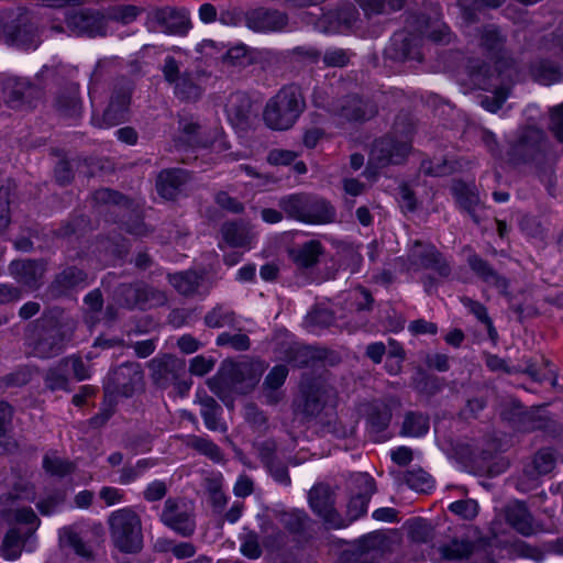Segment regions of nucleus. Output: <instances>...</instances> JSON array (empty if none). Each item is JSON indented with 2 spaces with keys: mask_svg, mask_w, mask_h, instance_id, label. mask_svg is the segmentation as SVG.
Returning a JSON list of instances; mask_svg holds the SVG:
<instances>
[{
  "mask_svg": "<svg viewBox=\"0 0 563 563\" xmlns=\"http://www.w3.org/2000/svg\"><path fill=\"white\" fill-rule=\"evenodd\" d=\"M76 328V320L63 309L46 310L35 321L29 338L32 353L41 358L57 356L71 341Z\"/></svg>",
  "mask_w": 563,
  "mask_h": 563,
  "instance_id": "nucleus-1",
  "label": "nucleus"
},
{
  "mask_svg": "<svg viewBox=\"0 0 563 563\" xmlns=\"http://www.w3.org/2000/svg\"><path fill=\"white\" fill-rule=\"evenodd\" d=\"M305 108L301 89L296 85H287L267 101L263 120L269 129L285 131L296 123Z\"/></svg>",
  "mask_w": 563,
  "mask_h": 563,
  "instance_id": "nucleus-2",
  "label": "nucleus"
},
{
  "mask_svg": "<svg viewBox=\"0 0 563 563\" xmlns=\"http://www.w3.org/2000/svg\"><path fill=\"white\" fill-rule=\"evenodd\" d=\"M477 45L482 53L494 62L490 74L509 79L516 75L515 59L507 47V34L496 24H485L477 29Z\"/></svg>",
  "mask_w": 563,
  "mask_h": 563,
  "instance_id": "nucleus-3",
  "label": "nucleus"
},
{
  "mask_svg": "<svg viewBox=\"0 0 563 563\" xmlns=\"http://www.w3.org/2000/svg\"><path fill=\"white\" fill-rule=\"evenodd\" d=\"M108 526L114 547L123 553H137L143 548L142 521L129 507L110 514Z\"/></svg>",
  "mask_w": 563,
  "mask_h": 563,
  "instance_id": "nucleus-4",
  "label": "nucleus"
},
{
  "mask_svg": "<svg viewBox=\"0 0 563 563\" xmlns=\"http://www.w3.org/2000/svg\"><path fill=\"white\" fill-rule=\"evenodd\" d=\"M0 40L20 49H35L41 44V34L34 19L24 10L16 14L0 15Z\"/></svg>",
  "mask_w": 563,
  "mask_h": 563,
  "instance_id": "nucleus-5",
  "label": "nucleus"
},
{
  "mask_svg": "<svg viewBox=\"0 0 563 563\" xmlns=\"http://www.w3.org/2000/svg\"><path fill=\"white\" fill-rule=\"evenodd\" d=\"M261 371L252 363L224 362L217 378L209 380L211 390L222 397V389L247 394L260 380Z\"/></svg>",
  "mask_w": 563,
  "mask_h": 563,
  "instance_id": "nucleus-6",
  "label": "nucleus"
},
{
  "mask_svg": "<svg viewBox=\"0 0 563 563\" xmlns=\"http://www.w3.org/2000/svg\"><path fill=\"white\" fill-rule=\"evenodd\" d=\"M467 69L475 86L479 89L492 90L494 92V96H485L482 98V107L489 112H497L508 98L515 75H510L509 79L506 80L501 76L490 74V66L481 64L479 62H471Z\"/></svg>",
  "mask_w": 563,
  "mask_h": 563,
  "instance_id": "nucleus-7",
  "label": "nucleus"
},
{
  "mask_svg": "<svg viewBox=\"0 0 563 563\" xmlns=\"http://www.w3.org/2000/svg\"><path fill=\"white\" fill-rule=\"evenodd\" d=\"M150 375L159 388L174 386L180 395L186 394L191 383L186 377V363L170 354L155 357L148 362Z\"/></svg>",
  "mask_w": 563,
  "mask_h": 563,
  "instance_id": "nucleus-8",
  "label": "nucleus"
},
{
  "mask_svg": "<svg viewBox=\"0 0 563 563\" xmlns=\"http://www.w3.org/2000/svg\"><path fill=\"white\" fill-rule=\"evenodd\" d=\"M410 133L411 128L409 125L400 130L397 121L393 134L375 141L371 152V161L379 167L402 163L411 148Z\"/></svg>",
  "mask_w": 563,
  "mask_h": 563,
  "instance_id": "nucleus-9",
  "label": "nucleus"
},
{
  "mask_svg": "<svg viewBox=\"0 0 563 563\" xmlns=\"http://www.w3.org/2000/svg\"><path fill=\"white\" fill-rule=\"evenodd\" d=\"M331 387L320 378H305L294 400V412L305 420L316 419L324 409Z\"/></svg>",
  "mask_w": 563,
  "mask_h": 563,
  "instance_id": "nucleus-10",
  "label": "nucleus"
},
{
  "mask_svg": "<svg viewBox=\"0 0 563 563\" xmlns=\"http://www.w3.org/2000/svg\"><path fill=\"white\" fill-rule=\"evenodd\" d=\"M548 150L544 132L534 126H527L518 132L510 143L508 156L511 163L521 164L541 159Z\"/></svg>",
  "mask_w": 563,
  "mask_h": 563,
  "instance_id": "nucleus-11",
  "label": "nucleus"
},
{
  "mask_svg": "<svg viewBox=\"0 0 563 563\" xmlns=\"http://www.w3.org/2000/svg\"><path fill=\"white\" fill-rule=\"evenodd\" d=\"M162 71L165 80L173 85L174 93L184 101H197L202 92L200 75L198 73L180 70L179 63L173 57L167 56L164 60Z\"/></svg>",
  "mask_w": 563,
  "mask_h": 563,
  "instance_id": "nucleus-12",
  "label": "nucleus"
},
{
  "mask_svg": "<svg viewBox=\"0 0 563 563\" xmlns=\"http://www.w3.org/2000/svg\"><path fill=\"white\" fill-rule=\"evenodd\" d=\"M159 519L163 525L181 537L187 538L195 533L194 507L181 498L166 499Z\"/></svg>",
  "mask_w": 563,
  "mask_h": 563,
  "instance_id": "nucleus-13",
  "label": "nucleus"
},
{
  "mask_svg": "<svg viewBox=\"0 0 563 563\" xmlns=\"http://www.w3.org/2000/svg\"><path fill=\"white\" fill-rule=\"evenodd\" d=\"M308 501L313 514L322 519L328 529L344 528L343 517L335 509L334 490L328 484H316L308 493Z\"/></svg>",
  "mask_w": 563,
  "mask_h": 563,
  "instance_id": "nucleus-14",
  "label": "nucleus"
},
{
  "mask_svg": "<svg viewBox=\"0 0 563 563\" xmlns=\"http://www.w3.org/2000/svg\"><path fill=\"white\" fill-rule=\"evenodd\" d=\"M143 371L141 364L126 362L113 369L104 385V391L111 395L131 397L143 388Z\"/></svg>",
  "mask_w": 563,
  "mask_h": 563,
  "instance_id": "nucleus-15",
  "label": "nucleus"
},
{
  "mask_svg": "<svg viewBox=\"0 0 563 563\" xmlns=\"http://www.w3.org/2000/svg\"><path fill=\"white\" fill-rule=\"evenodd\" d=\"M423 30L418 32L417 25L410 27L407 21L406 29L393 35L390 45L386 48V55L394 60H421L420 46L423 42Z\"/></svg>",
  "mask_w": 563,
  "mask_h": 563,
  "instance_id": "nucleus-16",
  "label": "nucleus"
},
{
  "mask_svg": "<svg viewBox=\"0 0 563 563\" xmlns=\"http://www.w3.org/2000/svg\"><path fill=\"white\" fill-rule=\"evenodd\" d=\"M408 262L416 269H432L441 277L451 274V265L431 243L416 240L408 251Z\"/></svg>",
  "mask_w": 563,
  "mask_h": 563,
  "instance_id": "nucleus-17",
  "label": "nucleus"
},
{
  "mask_svg": "<svg viewBox=\"0 0 563 563\" xmlns=\"http://www.w3.org/2000/svg\"><path fill=\"white\" fill-rule=\"evenodd\" d=\"M3 101L11 109H24L34 106L41 98V89L26 78L8 77L2 84Z\"/></svg>",
  "mask_w": 563,
  "mask_h": 563,
  "instance_id": "nucleus-18",
  "label": "nucleus"
},
{
  "mask_svg": "<svg viewBox=\"0 0 563 563\" xmlns=\"http://www.w3.org/2000/svg\"><path fill=\"white\" fill-rule=\"evenodd\" d=\"M289 22L288 14L273 8L257 7L244 14L247 29L256 33H274L284 31Z\"/></svg>",
  "mask_w": 563,
  "mask_h": 563,
  "instance_id": "nucleus-19",
  "label": "nucleus"
},
{
  "mask_svg": "<svg viewBox=\"0 0 563 563\" xmlns=\"http://www.w3.org/2000/svg\"><path fill=\"white\" fill-rule=\"evenodd\" d=\"M10 275L27 291L37 290L43 285L46 262L43 260H15L9 265Z\"/></svg>",
  "mask_w": 563,
  "mask_h": 563,
  "instance_id": "nucleus-20",
  "label": "nucleus"
},
{
  "mask_svg": "<svg viewBox=\"0 0 563 563\" xmlns=\"http://www.w3.org/2000/svg\"><path fill=\"white\" fill-rule=\"evenodd\" d=\"M385 539L379 533H369L361 538L355 547L343 553L341 563H380L384 555Z\"/></svg>",
  "mask_w": 563,
  "mask_h": 563,
  "instance_id": "nucleus-21",
  "label": "nucleus"
},
{
  "mask_svg": "<svg viewBox=\"0 0 563 563\" xmlns=\"http://www.w3.org/2000/svg\"><path fill=\"white\" fill-rule=\"evenodd\" d=\"M333 112L347 121H365L377 113V107L369 99L351 95L340 100L333 108Z\"/></svg>",
  "mask_w": 563,
  "mask_h": 563,
  "instance_id": "nucleus-22",
  "label": "nucleus"
},
{
  "mask_svg": "<svg viewBox=\"0 0 563 563\" xmlns=\"http://www.w3.org/2000/svg\"><path fill=\"white\" fill-rule=\"evenodd\" d=\"M65 21L67 27L74 33L89 36L99 34L104 26L103 14L92 9L68 12Z\"/></svg>",
  "mask_w": 563,
  "mask_h": 563,
  "instance_id": "nucleus-23",
  "label": "nucleus"
},
{
  "mask_svg": "<svg viewBox=\"0 0 563 563\" xmlns=\"http://www.w3.org/2000/svg\"><path fill=\"white\" fill-rule=\"evenodd\" d=\"M130 100V88L114 89L101 120L96 124L100 128H111L124 122L128 119Z\"/></svg>",
  "mask_w": 563,
  "mask_h": 563,
  "instance_id": "nucleus-24",
  "label": "nucleus"
},
{
  "mask_svg": "<svg viewBox=\"0 0 563 563\" xmlns=\"http://www.w3.org/2000/svg\"><path fill=\"white\" fill-rule=\"evenodd\" d=\"M153 20L162 32L172 35H186L191 26L190 19L185 11L168 7L155 10Z\"/></svg>",
  "mask_w": 563,
  "mask_h": 563,
  "instance_id": "nucleus-25",
  "label": "nucleus"
},
{
  "mask_svg": "<svg viewBox=\"0 0 563 563\" xmlns=\"http://www.w3.org/2000/svg\"><path fill=\"white\" fill-rule=\"evenodd\" d=\"M86 280L87 274L82 269L76 266H67L55 275L47 287V295L52 298L66 296L75 288L85 285Z\"/></svg>",
  "mask_w": 563,
  "mask_h": 563,
  "instance_id": "nucleus-26",
  "label": "nucleus"
},
{
  "mask_svg": "<svg viewBox=\"0 0 563 563\" xmlns=\"http://www.w3.org/2000/svg\"><path fill=\"white\" fill-rule=\"evenodd\" d=\"M472 272L485 284L496 288L503 296L508 295L509 280L500 275L486 260L477 254L468 256Z\"/></svg>",
  "mask_w": 563,
  "mask_h": 563,
  "instance_id": "nucleus-27",
  "label": "nucleus"
},
{
  "mask_svg": "<svg viewBox=\"0 0 563 563\" xmlns=\"http://www.w3.org/2000/svg\"><path fill=\"white\" fill-rule=\"evenodd\" d=\"M368 431L376 442L385 441L388 437L384 433L391 420V409L383 401H373L366 411Z\"/></svg>",
  "mask_w": 563,
  "mask_h": 563,
  "instance_id": "nucleus-28",
  "label": "nucleus"
},
{
  "mask_svg": "<svg viewBox=\"0 0 563 563\" xmlns=\"http://www.w3.org/2000/svg\"><path fill=\"white\" fill-rule=\"evenodd\" d=\"M505 519L511 528L525 537L532 536L537 531L533 517L522 501H514L506 506Z\"/></svg>",
  "mask_w": 563,
  "mask_h": 563,
  "instance_id": "nucleus-29",
  "label": "nucleus"
},
{
  "mask_svg": "<svg viewBox=\"0 0 563 563\" xmlns=\"http://www.w3.org/2000/svg\"><path fill=\"white\" fill-rule=\"evenodd\" d=\"M556 465V455L550 448L540 449L523 467V477L533 485L541 476L551 473Z\"/></svg>",
  "mask_w": 563,
  "mask_h": 563,
  "instance_id": "nucleus-30",
  "label": "nucleus"
},
{
  "mask_svg": "<svg viewBox=\"0 0 563 563\" xmlns=\"http://www.w3.org/2000/svg\"><path fill=\"white\" fill-rule=\"evenodd\" d=\"M288 376V367L286 365H276L266 375L261 394L267 405H277L284 398L282 389Z\"/></svg>",
  "mask_w": 563,
  "mask_h": 563,
  "instance_id": "nucleus-31",
  "label": "nucleus"
},
{
  "mask_svg": "<svg viewBox=\"0 0 563 563\" xmlns=\"http://www.w3.org/2000/svg\"><path fill=\"white\" fill-rule=\"evenodd\" d=\"M358 479L364 485V492L352 496L346 506V515L343 517L344 528L362 517L366 510L371 496L374 494V482L366 475H361Z\"/></svg>",
  "mask_w": 563,
  "mask_h": 563,
  "instance_id": "nucleus-32",
  "label": "nucleus"
},
{
  "mask_svg": "<svg viewBox=\"0 0 563 563\" xmlns=\"http://www.w3.org/2000/svg\"><path fill=\"white\" fill-rule=\"evenodd\" d=\"M187 181V174L183 169H165L162 170L156 179V188L158 194L168 200L174 199L181 186Z\"/></svg>",
  "mask_w": 563,
  "mask_h": 563,
  "instance_id": "nucleus-33",
  "label": "nucleus"
},
{
  "mask_svg": "<svg viewBox=\"0 0 563 563\" xmlns=\"http://www.w3.org/2000/svg\"><path fill=\"white\" fill-rule=\"evenodd\" d=\"M310 199L309 194H292L282 197L278 200V207L288 218L306 223Z\"/></svg>",
  "mask_w": 563,
  "mask_h": 563,
  "instance_id": "nucleus-34",
  "label": "nucleus"
},
{
  "mask_svg": "<svg viewBox=\"0 0 563 563\" xmlns=\"http://www.w3.org/2000/svg\"><path fill=\"white\" fill-rule=\"evenodd\" d=\"M223 240L232 247H246L254 234L245 222H225L221 228Z\"/></svg>",
  "mask_w": 563,
  "mask_h": 563,
  "instance_id": "nucleus-35",
  "label": "nucleus"
},
{
  "mask_svg": "<svg viewBox=\"0 0 563 563\" xmlns=\"http://www.w3.org/2000/svg\"><path fill=\"white\" fill-rule=\"evenodd\" d=\"M408 25L413 27L417 25V31L423 30V40L429 38L434 43H449L451 38L450 29L446 25L439 24L432 26L426 15H411L408 18Z\"/></svg>",
  "mask_w": 563,
  "mask_h": 563,
  "instance_id": "nucleus-36",
  "label": "nucleus"
},
{
  "mask_svg": "<svg viewBox=\"0 0 563 563\" xmlns=\"http://www.w3.org/2000/svg\"><path fill=\"white\" fill-rule=\"evenodd\" d=\"M279 525L289 534L300 537L305 533L310 522V517L305 510L292 509L277 514Z\"/></svg>",
  "mask_w": 563,
  "mask_h": 563,
  "instance_id": "nucleus-37",
  "label": "nucleus"
},
{
  "mask_svg": "<svg viewBox=\"0 0 563 563\" xmlns=\"http://www.w3.org/2000/svg\"><path fill=\"white\" fill-rule=\"evenodd\" d=\"M322 253V244L317 240H310L294 249L291 257L298 267L309 268L319 262V256Z\"/></svg>",
  "mask_w": 563,
  "mask_h": 563,
  "instance_id": "nucleus-38",
  "label": "nucleus"
},
{
  "mask_svg": "<svg viewBox=\"0 0 563 563\" xmlns=\"http://www.w3.org/2000/svg\"><path fill=\"white\" fill-rule=\"evenodd\" d=\"M306 223L325 224L335 220V209L324 199L312 196L306 214Z\"/></svg>",
  "mask_w": 563,
  "mask_h": 563,
  "instance_id": "nucleus-39",
  "label": "nucleus"
},
{
  "mask_svg": "<svg viewBox=\"0 0 563 563\" xmlns=\"http://www.w3.org/2000/svg\"><path fill=\"white\" fill-rule=\"evenodd\" d=\"M58 538L60 545L71 548L76 554L82 558H91L92 552L81 539L78 523L66 526L59 529Z\"/></svg>",
  "mask_w": 563,
  "mask_h": 563,
  "instance_id": "nucleus-40",
  "label": "nucleus"
},
{
  "mask_svg": "<svg viewBox=\"0 0 563 563\" xmlns=\"http://www.w3.org/2000/svg\"><path fill=\"white\" fill-rule=\"evenodd\" d=\"M531 75L542 85H551L562 79L561 66L551 59H539L531 65Z\"/></svg>",
  "mask_w": 563,
  "mask_h": 563,
  "instance_id": "nucleus-41",
  "label": "nucleus"
},
{
  "mask_svg": "<svg viewBox=\"0 0 563 563\" xmlns=\"http://www.w3.org/2000/svg\"><path fill=\"white\" fill-rule=\"evenodd\" d=\"M429 416L420 411H408L404 416L400 434L404 437H422L429 431Z\"/></svg>",
  "mask_w": 563,
  "mask_h": 563,
  "instance_id": "nucleus-42",
  "label": "nucleus"
},
{
  "mask_svg": "<svg viewBox=\"0 0 563 563\" xmlns=\"http://www.w3.org/2000/svg\"><path fill=\"white\" fill-rule=\"evenodd\" d=\"M112 298L119 307L129 310L140 308L141 282L120 284L114 289Z\"/></svg>",
  "mask_w": 563,
  "mask_h": 563,
  "instance_id": "nucleus-43",
  "label": "nucleus"
},
{
  "mask_svg": "<svg viewBox=\"0 0 563 563\" xmlns=\"http://www.w3.org/2000/svg\"><path fill=\"white\" fill-rule=\"evenodd\" d=\"M199 404L201 406L200 413L206 427L212 431L224 432L227 427L220 421L221 406L208 395L200 397Z\"/></svg>",
  "mask_w": 563,
  "mask_h": 563,
  "instance_id": "nucleus-44",
  "label": "nucleus"
},
{
  "mask_svg": "<svg viewBox=\"0 0 563 563\" xmlns=\"http://www.w3.org/2000/svg\"><path fill=\"white\" fill-rule=\"evenodd\" d=\"M457 203L472 217L475 223H479V217L476 214V207L479 205L477 192L463 183H457L452 188Z\"/></svg>",
  "mask_w": 563,
  "mask_h": 563,
  "instance_id": "nucleus-45",
  "label": "nucleus"
},
{
  "mask_svg": "<svg viewBox=\"0 0 563 563\" xmlns=\"http://www.w3.org/2000/svg\"><path fill=\"white\" fill-rule=\"evenodd\" d=\"M261 533L263 536L262 543L268 551H279L288 543L287 534L272 521L267 520L261 525Z\"/></svg>",
  "mask_w": 563,
  "mask_h": 563,
  "instance_id": "nucleus-46",
  "label": "nucleus"
},
{
  "mask_svg": "<svg viewBox=\"0 0 563 563\" xmlns=\"http://www.w3.org/2000/svg\"><path fill=\"white\" fill-rule=\"evenodd\" d=\"M56 110L64 117L75 118L80 114L81 103L78 92L71 88L57 96L55 102Z\"/></svg>",
  "mask_w": 563,
  "mask_h": 563,
  "instance_id": "nucleus-47",
  "label": "nucleus"
},
{
  "mask_svg": "<svg viewBox=\"0 0 563 563\" xmlns=\"http://www.w3.org/2000/svg\"><path fill=\"white\" fill-rule=\"evenodd\" d=\"M444 386L443 379L429 375L423 371H418L412 378V387L420 394L428 397L434 396L442 390Z\"/></svg>",
  "mask_w": 563,
  "mask_h": 563,
  "instance_id": "nucleus-48",
  "label": "nucleus"
},
{
  "mask_svg": "<svg viewBox=\"0 0 563 563\" xmlns=\"http://www.w3.org/2000/svg\"><path fill=\"white\" fill-rule=\"evenodd\" d=\"M168 280L179 294L189 296L198 289L200 276L196 272L188 271L168 275Z\"/></svg>",
  "mask_w": 563,
  "mask_h": 563,
  "instance_id": "nucleus-49",
  "label": "nucleus"
},
{
  "mask_svg": "<svg viewBox=\"0 0 563 563\" xmlns=\"http://www.w3.org/2000/svg\"><path fill=\"white\" fill-rule=\"evenodd\" d=\"M251 101L241 92L232 93L227 103L228 115L236 122L245 121L251 113Z\"/></svg>",
  "mask_w": 563,
  "mask_h": 563,
  "instance_id": "nucleus-50",
  "label": "nucleus"
},
{
  "mask_svg": "<svg viewBox=\"0 0 563 563\" xmlns=\"http://www.w3.org/2000/svg\"><path fill=\"white\" fill-rule=\"evenodd\" d=\"M235 313L228 307L219 305L205 316V323L209 328L234 327Z\"/></svg>",
  "mask_w": 563,
  "mask_h": 563,
  "instance_id": "nucleus-51",
  "label": "nucleus"
},
{
  "mask_svg": "<svg viewBox=\"0 0 563 563\" xmlns=\"http://www.w3.org/2000/svg\"><path fill=\"white\" fill-rule=\"evenodd\" d=\"M461 302L468 309L472 314L475 316L479 322L486 325L489 338L495 341L498 334L490 317L487 313L486 307L479 301L473 300L468 297H462Z\"/></svg>",
  "mask_w": 563,
  "mask_h": 563,
  "instance_id": "nucleus-52",
  "label": "nucleus"
},
{
  "mask_svg": "<svg viewBox=\"0 0 563 563\" xmlns=\"http://www.w3.org/2000/svg\"><path fill=\"white\" fill-rule=\"evenodd\" d=\"M187 446L192 448L214 462L222 460L220 448L212 441L198 435H189L185 440Z\"/></svg>",
  "mask_w": 563,
  "mask_h": 563,
  "instance_id": "nucleus-53",
  "label": "nucleus"
},
{
  "mask_svg": "<svg viewBox=\"0 0 563 563\" xmlns=\"http://www.w3.org/2000/svg\"><path fill=\"white\" fill-rule=\"evenodd\" d=\"M243 416L254 431L264 433L268 429V419L265 412L255 404H246L243 408Z\"/></svg>",
  "mask_w": 563,
  "mask_h": 563,
  "instance_id": "nucleus-54",
  "label": "nucleus"
},
{
  "mask_svg": "<svg viewBox=\"0 0 563 563\" xmlns=\"http://www.w3.org/2000/svg\"><path fill=\"white\" fill-rule=\"evenodd\" d=\"M167 302V296L163 290L152 287L141 282L140 308H155L164 306Z\"/></svg>",
  "mask_w": 563,
  "mask_h": 563,
  "instance_id": "nucleus-55",
  "label": "nucleus"
},
{
  "mask_svg": "<svg viewBox=\"0 0 563 563\" xmlns=\"http://www.w3.org/2000/svg\"><path fill=\"white\" fill-rule=\"evenodd\" d=\"M473 545L468 541L453 540L448 544L439 548L441 556L445 560H462L468 558L472 553Z\"/></svg>",
  "mask_w": 563,
  "mask_h": 563,
  "instance_id": "nucleus-56",
  "label": "nucleus"
},
{
  "mask_svg": "<svg viewBox=\"0 0 563 563\" xmlns=\"http://www.w3.org/2000/svg\"><path fill=\"white\" fill-rule=\"evenodd\" d=\"M314 29L323 34L343 33L335 9L323 12L314 22Z\"/></svg>",
  "mask_w": 563,
  "mask_h": 563,
  "instance_id": "nucleus-57",
  "label": "nucleus"
},
{
  "mask_svg": "<svg viewBox=\"0 0 563 563\" xmlns=\"http://www.w3.org/2000/svg\"><path fill=\"white\" fill-rule=\"evenodd\" d=\"M216 343L218 346H229L230 349L239 352L247 351L251 346L249 336L241 332H223L218 335Z\"/></svg>",
  "mask_w": 563,
  "mask_h": 563,
  "instance_id": "nucleus-58",
  "label": "nucleus"
},
{
  "mask_svg": "<svg viewBox=\"0 0 563 563\" xmlns=\"http://www.w3.org/2000/svg\"><path fill=\"white\" fill-rule=\"evenodd\" d=\"M404 478L407 485L417 492L426 493L433 486L432 477L421 468L406 472Z\"/></svg>",
  "mask_w": 563,
  "mask_h": 563,
  "instance_id": "nucleus-59",
  "label": "nucleus"
},
{
  "mask_svg": "<svg viewBox=\"0 0 563 563\" xmlns=\"http://www.w3.org/2000/svg\"><path fill=\"white\" fill-rule=\"evenodd\" d=\"M24 541L16 529H11L4 537L2 542V554L4 558L14 560L22 551Z\"/></svg>",
  "mask_w": 563,
  "mask_h": 563,
  "instance_id": "nucleus-60",
  "label": "nucleus"
},
{
  "mask_svg": "<svg viewBox=\"0 0 563 563\" xmlns=\"http://www.w3.org/2000/svg\"><path fill=\"white\" fill-rule=\"evenodd\" d=\"M66 368L60 363L47 371L45 375V386L55 391V390H68L69 379L65 374Z\"/></svg>",
  "mask_w": 563,
  "mask_h": 563,
  "instance_id": "nucleus-61",
  "label": "nucleus"
},
{
  "mask_svg": "<svg viewBox=\"0 0 563 563\" xmlns=\"http://www.w3.org/2000/svg\"><path fill=\"white\" fill-rule=\"evenodd\" d=\"M409 537L413 542L426 543L433 538V528L422 519H415L409 525Z\"/></svg>",
  "mask_w": 563,
  "mask_h": 563,
  "instance_id": "nucleus-62",
  "label": "nucleus"
},
{
  "mask_svg": "<svg viewBox=\"0 0 563 563\" xmlns=\"http://www.w3.org/2000/svg\"><path fill=\"white\" fill-rule=\"evenodd\" d=\"M43 467L51 475L63 477L73 472V463L59 459L57 456L45 455L43 459Z\"/></svg>",
  "mask_w": 563,
  "mask_h": 563,
  "instance_id": "nucleus-63",
  "label": "nucleus"
},
{
  "mask_svg": "<svg viewBox=\"0 0 563 563\" xmlns=\"http://www.w3.org/2000/svg\"><path fill=\"white\" fill-rule=\"evenodd\" d=\"M242 554L251 560H256L262 555V549L258 536L254 531H246L241 538Z\"/></svg>",
  "mask_w": 563,
  "mask_h": 563,
  "instance_id": "nucleus-64",
  "label": "nucleus"
}]
</instances>
